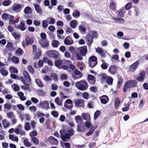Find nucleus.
Returning <instances> with one entry per match:
<instances>
[{
  "label": "nucleus",
  "mask_w": 148,
  "mask_h": 148,
  "mask_svg": "<svg viewBox=\"0 0 148 148\" xmlns=\"http://www.w3.org/2000/svg\"><path fill=\"white\" fill-rule=\"evenodd\" d=\"M24 78L21 77L19 78L23 84L26 86H29L31 82L30 77L28 73L26 71H24L23 72Z\"/></svg>",
  "instance_id": "obj_1"
},
{
  "label": "nucleus",
  "mask_w": 148,
  "mask_h": 148,
  "mask_svg": "<svg viewBox=\"0 0 148 148\" xmlns=\"http://www.w3.org/2000/svg\"><path fill=\"white\" fill-rule=\"evenodd\" d=\"M75 86L79 90L82 91L87 90L88 87L87 82L84 79L77 82Z\"/></svg>",
  "instance_id": "obj_2"
},
{
  "label": "nucleus",
  "mask_w": 148,
  "mask_h": 148,
  "mask_svg": "<svg viewBox=\"0 0 148 148\" xmlns=\"http://www.w3.org/2000/svg\"><path fill=\"white\" fill-rule=\"evenodd\" d=\"M47 56L50 58L54 59H58L59 58L60 54L57 51L50 50L47 51Z\"/></svg>",
  "instance_id": "obj_3"
},
{
  "label": "nucleus",
  "mask_w": 148,
  "mask_h": 148,
  "mask_svg": "<svg viewBox=\"0 0 148 148\" xmlns=\"http://www.w3.org/2000/svg\"><path fill=\"white\" fill-rule=\"evenodd\" d=\"M97 64V58L96 56H92L89 58L88 60V64L91 68H93Z\"/></svg>",
  "instance_id": "obj_4"
},
{
  "label": "nucleus",
  "mask_w": 148,
  "mask_h": 148,
  "mask_svg": "<svg viewBox=\"0 0 148 148\" xmlns=\"http://www.w3.org/2000/svg\"><path fill=\"white\" fill-rule=\"evenodd\" d=\"M48 141L51 144L57 145L58 144V140L53 136H50L48 139Z\"/></svg>",
  "instance_id": "obj_5"
},
{
  "label": "nucleus",
  "mask_w": 148,
  "mask_h": 148,
  "mask_svg": "<svg viewBox=\"0 0 148 148\" xmlns=\"http://www.w3.org/2000/svg\"><path fill=\"white\" fill-rule=\"evenodd\" d=\"M139 60H138L130 66L129 69L131 71L134 72L136 71L139 65Z\"/></svg>",
  "instance_id": "obj_6"
},
{
  "label": "nucleus",
  "mask_w": 148,
  "mask_h": 148,
  "mask_svg": "<svg viewBox=\"0 0 148 148\" xmlns=\"http://www.w3.org/2000/svg\"><path fill=\"white\" fill-rule=\"evenodd\" d=\"M75 106L78 107H84V102L83 100L80 99H77L75 101Z\"/></svg>",
  "instance_id": "obj_7"
},
{
  "label": "nucleus",
  "mask_w": 148,
  "mask_h": 148,
  "mask_svg": "<svg viewBox=\"0 0 148 148\" xmlns=\"http://www.w3.org/2000/svg\"><path fill=\"white\" fill-rule=\"evenodd\" d=\"M79 53L82 56H86L87 52V47L84 45L81 47L79 48Z\"/></svg>",
  "instance_id": "obj_8"
},
{
  "label": "nucleus",
  "mask_w": 148,
  "mask_h": 148,
  "mask_svg": "<svg viewBox=\"0 0 148 148\" xmlns=\"http://www.w3.org/2000/svg\"><path fill=\"white\" fill-rule=\"evenodd\" d=\"M117 67L115 65L110 66L109 68L108 72L113 75L116 73Z\"/></svg>",
  "instance_id": "obj_9"
},
{
  "label": "nucleus",
  "mask_w": 148,
  "mask_h": 148,
  "mask_svg": "<svg viewBox=\"0 0 148 148\" xmlns=\"http://www.w3.org/2000/svg\"><path fill=\"white\" fill-rule=\"evenodd\" d=\"M39 42L42 47H47L49 45L48 40L47 39H40L39 40Z\"/></svg>",
  "instance_id": "obj_10"
},
{
  "label": "nucleus",
  "mask_w": 148,
  "mask_h": 148,
  "mask_svg": "<svg viewBox=\"0 0 148 148\" xmlns=\"http://www.w3.org/2000/svg\"><path fill=\"white\" fill-rule=\"evenodd\" d=\"M54 63L56 67L60 68L63 64V61L61 59H56L54 61Z\"/></svg>",
  "instance_id": "obj_11"
},
{
  "label": "nucleus",
  "mask_w": 148,
  "mask_h": 148,
  "mask_svg": "<svg viewBox=\"0 0 148 148\" xmlns=\"http://www.w3.org/2000/svg\"><path fill=\"white\" fill-rule=\"evenodd\" d=\"M60 133L61 132H60ZM60 134L61 138L62 140L64 141L67 142L69 140L70 137L68 134L66 133L65 134H62L60 133Z\"/></svg>",
  "instance_id": "obj_12"
},
{
  "label": "nucleus",
  "mask_w": 148,
  "mask_h": 148,
  "mask_svg": "<svg viewBox=\"0 0 148 148\" xmlns=\"http://www.w3.org/2000/svg\"><path fill=\"white\" fill-rule=\"evenodd\" d=\"M39 104L42 108L47 110L49 108V102L47 101H45L44 102H40Z\"/></svg>",
  "instance_id": "obj_13"
},
{
  "label": "nucleus",
  "mask_w": 148,
  "mask_h": 148,
  "mask_svg": "<svg viewBox=\"0 0 148 148\" xmlns=\"http://www.w3.org/2000/svg\"><path fill=\"white\" fill-rule=\"evenodd\" d=\"M100 77V79L101 83H103L105 82V81L108 77L107 74L104 73H101L99 75Z\"/></svg>",
  "instance_id": "obj_14"
},
{
  "label": "nucleus",
  "mask_w": 148,
  "mask_h": 148,
  "mask_svg": "<svg viewBox=\"0 0 148 148\" xmlns=\"http://www.w3.org/2000/svg\"><path fill=\"white\" fill-rule=\"evenodd\" d=\"M25 41L26 45H28L29 44L32 45L34 41V39L33 37L30 38L28 36L25 37Z\"/></svg>",
  "instance_id": "obj_15"
},
{
  "label": "nucleus",
  "mask_w": 148,
  "mask_h": 148,
  "mask_svg": "<svg viewBox=\"0 0 148 148\" xmlns=\"http://www.w3.org/2000/svg\"><path fill=\"white\" fill-rule=\"evenodd\" d=\"M15 27L22 31L25 30L26 29L25 24L23 21L21 22L19 25H15Z\"/></svg>",
  "instance_id": "obj_16"
},
{
  "label": "nucleus",
  "mask_w": 148,
  "mask_h": 148,
  "mask_svg": "<svg viewBox=\"0 0 148 148\" xmlns=\"http://www.w3.org/2000/svg\"><path fill=\"white\" fill-rule=\"evenodd\" d=\"M84 126L82 123H80L77 126V131L78 132H82L84 130Z\"/></svg>",
  "instance_id": "obj_17"
},
{
  "label": "nucleus",
  "mask_w": 148,
  "mask_h": 148,
  "mask_svg": "<svg viewBox=\"0 0 148 148\" xmlns=\"http://www.w3.org/2000/svg\"><path fill=\"white\" fill-rule=\"evenodd\" d=\"M101 103H102L106 104L109 100V99L107 96L104 95L101 96L100 99Z\"/></svg>",
  "instance_id": "obj_18"
},
{
  "label": "nucleus",
  "mask_w": 148,
  "mask_h": 148,
  "mask_svg": "<svg viewBox=\"0 0 148 148\" xmlns=\"http://www.w3.org/2000/svg\"><path fill=\"white\" fill-rule=\"evenodd\" d=\"M88 44L89 46L91 45L93 41V37L91 35L88 34L86 36Z\"/></svg>",
  "instance_id": "obj_19"
},
{
  "label": "nucleus",
  "mask_w": 148,
  "mask_h": 148,
  "mask_svg": "<svg viewBox=\"0 0 148 148\" xmlns=\"http://www.w3.org/2000/svg\"><path fill=\"white\" fill-rule=\"evenodd\" d=\"M113 79L111 76H108L105 81L109 85H112L113 84Z\"/></svg>",
  "instance_id": "obj_20"
},
{
  "label": "nucleus",
  "mask_w": 148,
  "mask_h": 148,
  "mask_svg": "<svg viewBox=\"0 0 148 148\" xmlns=\"http://www.w3.org/2000/svg\"><path fill=\"white\" fill-rule=\"evenodd\" d=\"M97 127V126H96L92 127L90 128V130L86 133V135L88 136L91 135L93 133L95 130L96 129Z\"/></svg>",
  "instance_id": "obj_21"
},
{
  "label": "nucleus",
  "mask_w": 148,
  "mask_h": 148,
  "mask_svg": "<svg viewBox=\"0 0 148 148\" xmlns=\"http://www.w3.org/2000/svg\"><path fill=\"white\" fill-rule=\"evenodd\" d=\"M118 80L117 85V88L118 89L120 88L122 83L123 79L122 77L120 76H118Z\"/></svg>",
  "instance_id": "obj_22"
},
{
  "label": "nucleus",
  "mask_w": 148,
  "mask_h": 148,
  "mask_svg": "<svg viewBox=\"0 0 148 148\" xmlns=\"http://www.w3.org/2000/svg\"><path fill=\"white\" fill-rule=\"evenodd\" d=\"M80 13L77 10H75L73 11L72 15L74 17L77 18L80 16Z\"/></svg>",
  "instance_id": "obj_23"
},
{
  "label": "nucleus",
  "mask_w": 148,
  "mask_h": 148,
  "mask_svg": "<svg viewBox=\"0 0 148 148\" xmlns=\"http://www.w3.org/2000/svg\"><path fill=\"white\" fill-rule=\"evenodd\" d=\"M7 120L6 119H4L2 121V123L4 128H6L10 125L9 122H7Z\"/></svg>",
  "instance_id": "obj_24"
},
{
  "label": "nucleus",
  "mask_w": 148,
  "mask_h": 148,
  "mask_svg": "<svg viewBox=\"0 0 148 148\" xmlns=\"http://www.w3.org/2000/svg\"><path fill=\"white\" fill-rule=\"evenodd\" d=\"M126 10L124 9H121L119 10V12L118 14V16L123 17L124 16V14L125 13Z\"/></svg>",
  "instance_id": "obj_25"
},
{
  "label": "nucleus",
  "mask_w": 148,
  "mask_h": 148,
  "mask_svg": "<svg viewBox=\"0 0 148 148\" xmlns=\"http://www.w3.org/2000/svg\"><path fill=\"white\" fill-rule=\"evenodd\" d=\"M112 19L114 21L120 23H123L124 22V19L121 18L113 17Z\"/></svg>",
  "instance_id": "obj_26"
},
{
  "label": "nucleus",
  "mask_w": 148,
  "mask_h": 148,
  "mask_svg": "<svg viewBox=\"0 0 148 148\" xmlns=\"http://www.w3.org/2000/svg\"><path fill=\"white\" fill-rule=\"evenodd\" d=\"M35 9L37 13L41 14L42 12V10L40 8V6L38 4H35L34 5Z\"/></svg>",
  "instance_id": "obj_27"
},
{
  "label": "nucleus",
  "mask_w": 148,
  "mask_h": 148,
  "mask_svg": "<svg viewBox=\"0 0 148 148\" xmlns=\"http://www.w3.org/2000/svg\"><path fill=\"white\" fill-rule=\"evenodd\" d=\"M55 101L58 105L59 106H62V101L58 97L56 98L55 99Z\"/></svg>",
  "instance_id": "obj_28"
},
{
  "label": "nucleus",
  "mask_w": 148,
  "mask_h": 148,
  "mask_svg": "<svg viewBox=\"0 0 148 148\" xmlns=\"http://www.w3.org/2000/svg\"><path fill=\"white\" fill-rule=\"evenodd\" d=\"M121 101L119 98L117 97L116 98L115 100V107L116 108H117L119 106L120 103Z\"/></svg>",
  "instance_id": "obj_29"
},
{
  "label": "nucleus",
  "mask_w": 148,
  "mask_h": 148,
  "mask_svg": "<svg viewBox=\"0 0 148 148\" xmlns=\"http://www.w3.org/2000/svg\"><path fill=\"white\" fill-rule=\"evenodd\" d=\"M74 73L75 75H79V77H78V78H81L83 76V75H82V73L81 71H80L78 70H77V69L75 70L74 71Z\"/></svg>",
  "instance_id": "obj_30"
},
{
  "label": "nucleus",
  "mask_w": 148,
  "mask_h": 148,
  "mask_svg": "<svg viewBox=\"0 0 148 148\" xmlns=\"http://www.w3.org/2000/svg\"><path fill=\"white\" fill-rule=\"evenodd\" d=\"M77 22L75 20H73L71 21L70 26L73 28H75L77 25Z\"/></svg>",
  "instance_id": "obj_31"
},
{
  "label": "nucleus",
  "mask_w": 148,
  "mask_h": 148,
  "mask_svg": "<svg viewBox=\"0 0 148 148\" xmlns=\"http://www.w3.org/2000/svg\"><path fill=\"white\" fill-rule=\"evenodd\" d=\"M12 2L10 0H5L3 1V4L4 6H6L10 5Z\"/></svg>",
  "instance_id": "obj_32"
},
{
  "label": "nucleus",
  "mask_w": 148,
  "mask_h": 148,
  "mask_svg": "<svg viewBox=\"0 0 148 148\" xmlns=\"http://www.w3.org/2000/svg\"><path fill=\"white\" fill-rule=\"evenodd\" d=\"M31 8L29 6H27L25 8L24 12L25 14H28L31 13Z\"/></svg>",
  "instance_id": "obj_33"
},
{
  "label": "nucleus",
  "mask_w": 148,
  "mask_h": 148,
  "mask_svg": "<svg viewBox=\"0 0 148 148\" xmlns=\"http://www.w3.org/2000/svg\"><path fill=\"white\" fill-rule=\"evenodd\" d=\"M64 42L65 45H71L72 44L73 42L72 40L70 41L69 39H67V38L64 39Z\"/></svg>",
  "instance_id": "obj_34"
},
{
  "label": "nucleus",
  "mask_w": 148,
  "mask_h": 148,
  "mask_svg": "<svg viewBox=\"0 0 148 148\" xmlns=\"http://www.w3.org/2000/svg\"><path fill=\"white\" fill-rule=\"evenodd\" d=\"M0 71L1 74L4 76H7L8 74V72L7 70H5L3 68H1L0 69Z\"/></svg>",
  "instance_id": "obj_35"
},
{
  "label": "nucleus",
  "mask_w": 148,
  "mask_h": 148,
  "mask_svg": "<svg viewBox=\"0 0 148 148\" xmlns=\"http://www.w3.org/2000/svg\"><path fill=\"white\" fill-rule=\"evenodd\" d=\"M9 138L13 141H15L18 142V138L16 136H14V135H9Z\"/></svg>",
  "instance_id": "obj_36"
},
{
  "label": "nucleus",
  "mask_w": 148,
  "mask_h": 148,
  "mask_svg": "<svg viewBox=\"0 0 148 148\" xmlns=\"http://www.w3.org/2000/svg\"><path fill=\"white\" fill-rule=\"evenodd\" d=\"M58 41L56 40H53L51 42L52 45L54 47H58Z\"/></svg>",
  "instance_id": "obj_37"
},
{
  "label": "nucleus",
  "mask_w": 148,
  "mask_h": 148,
  "mask_svg": "<svg viewBox=\"0 0 148 148\" xmlns=\"http://www.w3.org/2000/svg\"><path fill=\"white\" fill-rule=\"evenodd\" d=\"M109 7L111 8L112 10L113 11L116 10L115 8L116 5L113 1L110 2Z\"/></svg>",
  "instance_id": "obj_38"
},
{
  "label": "nucleus",
  "mask_w": 148,
  "mask_h": 148,
  "mask_svg": "<svg viewBox=\"0 0 148 148\" xmlns=\"http://www.w3.org/2000/svg\"><path fill=\"white\" fill-rule=\"evenodd\" d=\"M130 81L132 87H135L137 86V83L136 81L134 80H130Z\"/></svg>",
  "instance_id": "obj_39"
},
{
  "label": "nucleus",
  "mask_w": 148,
  "mask_h": 148,
  "mask_svg": "<svg viewBox=\"0 0 148 148\" xmlns=\"http://www.w3.org/2000/svg\"><path fill=\"white\" fill-rule=\"evenodd\" d=\"M21 7V4H17L16 5H14L13 7V10L14 11H16L20 9Z\"/></svg>",
  "instance_id": "obj_40"
},
{
  "label": "nucleus",
  "mask_w": 148,
  "mask_h": 148,
  "mask_svg": "<svg viewBox=\"0 0 148 148\" xmlns=\"http://www.w3.org/2000/svg\"><path fill=\"white\" fill-rule=\"evenodd\" d=\"M101 114V112L100 110H97L96 111L94 115V119L95 120L97 119L98 117Z\"/></svg>",
  "instance_id": "obj_41"
},
{
  "label": "nucleus",
  "mask_w": 148,
  "mask_h": 148,
  "mask_svg": "<svg viewBox=\"0 0 148 148\" xmlns=\"http://www.w3.org/2000/svg\"><path fill=\"white\" fill-rule=\"evenodd\" d=\"M12 62L13 63H18L19 62L18 58L16 57L13 56L11 59Z\"/></svg>",
  "instance_id": "obj_42"
},
{
  "label": "nucleus",
  "mask_w": 148,
  "mask_h": 148,
  "mask_svg": "<svg viewBox=\"0 0 148 148\" xmlns=\"http://www.w3.org/2000/svg\"><path fill=\"white\" fill-rule=\"evenodd\" d=\"M75 119L77 123H81L82 120L81 116L79 115L76 116L75 118Z\"/></svg>",
  "instance_id": "obj_43"
},
{
  "label": "nucleus",
  "mask_w": 148,
  "mask_h": 148,
  "mask_svg": "<svg viewBox=\"0 0 148 148\" xmlns=\"http://www.w3.org/2000/svg\"><path fill=\"white\" fill-rule=\"evenodd\" d=\"M79 29L80 32H85L86 31V29L84 27V25H81L79 26Z\"/></svg>",
  "instance_id": "obj_44"
},
{
  "label": "nucleus",
  "mask_w": 148,
  "mask_h": 148,
  "mask_svg": "<svg viewBox=\"0 0 148 148\" xmlns=\"http://www.w3.org/2000/svg\"><path fill=\"white\" fill-rule=\"evenodd\" d=\"M82 116L83 118L85 120L88 121V120L87 119V118H89L90 119V116L89 114H88L84 113L82 114Z\"/></svg>",
  "instance_id": "obj_45"
},
{
  "label": "nucleus",
  "mask_w": 148,
  "mask_h": 148,
  "mask_svg": "<svg viewBox=\"0 0 148 148\" xmlns=\"http://www.w3.org/2000/svg\"><path fill=\"white\" fill-rule=\"evenodd\" d=\"M24 143L25 145L27 147H29L32 145V144L28 141L27 139H25L24 141Z\"/></svg>",
  "instance_id": "obj_46"
},
{
  "label": "nucleus",
  "mask_w": 148,
  "mask_h": 148,
  "mask_svg": "<svg viewBox=\"0 0 148 148\" xmlns=\"http://www.w3.org/2000/svg\"><path fill=\"white\" fill-rule=\"evenodd\" d=\"M37 85L40 87H42L43 85L41 81L38 79H36V80Z\"/></svg>",
  "instance_id": "obj_47"
},
{
  "label": "nucleus",
  "mask_w": 148,
  "mask_h": 148,
  "mask_svg": "<svg viewBox=\"0 0 148 148\" xmlns=\"http://www.w3.org/2000/svg\"><path fill=\"white\" fill-rule=\"evenodd\" d=\"M14 17L13 16H11L9 18V23L10 25H12L14 23Z\"/></svg>",
  "instance_id": "obj_48"
},
{
  "label": "nucleus",
  "mask_w": 148,
  "mask_h": 148,
  "mask_svg": "<svg viewBox=\"0 0 148 148\" xmlns=\"http://www.w3.org/2000/svg\"><path fill=\"white\" fill-rule=\"evenodd\" d=\"M37 93L40 96H44L45 94V92L42 90H38L37 92Z\"/></svg>",
  "instance_id": "obj_49"
},
{
  "label": "nucleus",
  "mask_w": 148,
  "mask_h": 148,
  "mask_svg": "<svg viewBox=\"0 0 148 148\" xmlns=\"http://www.w3.org/2000/svg\"><path fill=\"white\" fill-rule=\"evenodd\" d=\"M37 135V132L35 131H33L29 133V136L31 137H33L34 136H36Z\"/></svg>",
  "instance_id": "obj_50"
},
{
  "label": "nucleus",
  "mask_w": 148,
  "mask_h": 148,
  "mask_svg": "<svg viewBox=\"0 0 148 148\" xmlns=\"http://www.w3.org/2000/svg\"><path fill=\"white\" fill-rule=\"evenodd\" d=\"M32 140L36 145H38L39 143L38 139L36 137H33Z\"/></svg>",
  "instance_id": "obj_51"
},
{
  "label": "nucleus",
  "mask_w": 148,
  "mask_h": 148,
  "mask_svg": "<svg viewBox=\"0 0 148 148\" xmlns=\"http://www.w3.org/2000/svg\"><path fill=\"white\" fill-rule=\"evenodd\" d=\"M42 26L43 27L45 28L48 26V22L47 20H44L42 23Z\"/></svg>",
  "instance_id": "obj_52"
},
{
  "label": "nucleus",
  "mask_w": 148,
  "mask_h": 148,
  "mask_svg": "<svg viewBox=\"0 0 148 148\" xmlns=\"http://www.w3.org/2000/svg\"><path fill=\"white\" fill-rule=\"evenodd\" d=\"M12 34L15 39H18L20 38V36L19 34H17L15 32L12 33Z\"/></svg>",
  "instance_id": "obj_53"
},
{
  "label": "nucleus",
  "mask_w": 148,
  "mask_h": 148,
  "mask_svg": "<svg viewBox=\"0 0 148 148\" xmlns=\"http://www.w3.org/2000/svg\"><path fill=\"white\" fill-rule=\"evenodd\" d=\"M35 55L36 57V58H39V57L41 55L42 53L41 51L40 50H39V51H38L37 52H35Z\"/></svg>",
  "instance_id": "obj_54"
},
{
  "label": "nucleus",
  "mask_w": 148,
  "mask_h": 148,
  "mask_svg": "<svg viewBox=\"0 0 148 148\" xmlns=\"http://www.w3.org/2000/svg\"><path fill=\"white\" fill-rule=\"evenodd\" d=\"M2 18L3 19L6 20L8 18V15L6 13H3L2 15Z\"/></svg>",
  "instance_id": "obj_55"
},
{
  "label": "nucleus",
  "mask_w": 148,
  "mask_h": 148,
  "mask_svg": "<svg viewBox=\"0 0 148 148\" xmlns=\"http://www.w3.org/2000/svg\"><path fill=\"white\" fill-rule=\"evenodd\" d=\"M25 130L27 131L29 130L30 128V125L29 123H26L25 124Z\"/></svg>",
  "instance_id": "obj_56"
},
{
  "label": "nucleus",
  "mask_w": 148,
  "mask_h": 148,
  "mask_svg": "<svg viewBox=\"0 0 148 148\" xmlns=\"http://www.w3.org/2000/svg\"><path fill=\"white\" fill-rule=\"evenodd\" d=\"M50 120L49 119H48L46 122V124L47 125V129H50Z\"/></svg>",
  "instance_id": "obj_57"
},
{
  "label": "nucleus",
  "mask_w": 148,
  "mask_h": 148,
  "mask_svg": "<svg viewBox=\"0 0 148 148\" xmlns=\"http://www.w3.org/2000/svg\"><path fill=\"white\" fill-rule=\"evenodd\" d=\"M10 70L11 73H16L18 72V70L13 67H11L10 69Z\"/></svg>",
  "instance_id": "obj_58"
},
{
  "label": "nucleus",
  "mask_w": 148,
  "mask_h": 148,
  "mask_svg": "<svg viewBox=\"0 0 148 148\" xmlns=\"http://www.w3.org/2000/svg\"><path fill=\"white\" fill-rule=\"evenodd\" d=\"M107 64L105 63H103L101 64V67L103 69H107L108 67Z\"/></svg>",
  "instance_id": "obj_59"
},
{
  "label": "nucleus",
  "mask_w": 148,
  "mask_h": 148,
  "mask_svg": "<svg viewBox=\"0 0 148 148\" xmlns=\"http://www.w3.org/2000/svg\"><path fill=\"white\" fill-rule=\"evenodd\" d=\"M51 114L55 117H57L58 115V113L56 111H52L51 112Z\"/></svg>",
  "instance_id": "obj_60"
},
{
  "label": "nucleus",
  "mask_w": 148,
  "mask_h": 148,
  "mask_svg": "<svg viewBox=\"0 0 148 148\" xmlns=\"http://www.w3.org/2000/svg\"><path fill=\"white\" fill-rule=\"evenodd\" d=\"M23 50L20 48H18V50L16 51V53H18L19 55H21L22 54Z\"/></svg>",
  "instance_id": "obj_61"
},
{
  "label": "nucleus",
  "mask_w": 148,
  "mask_h": 148,
  "mask_svg": "<svg viewBox=\"0 0 148 148\" xmlns=\"http://www.w3.org/2000/svg\"><path fill=\"white\" fill-rule=\"evenodd\" d=\"M74 131L73 129H71L68 130V134L69 135L70 137L71 136H72L74 134Z\"/></svg>",
  "instance_id": "obj_62"
},
{
  "label": "nucleus",
  "mask_w": 148,
  "mask_h": 148,
  "mask_svg": "<svg viewBox=\"0 0 148 148\" xmlns=\"http://www.w3.org/2000/svg\"><path fill=\"white\" fill-rule=\"evenodd\" d=\"M28 70L29 73L33 74L34 72V70L31 65H29L28 67Z\"/></svg>",
  "instance_id": "obj_63"
},
{
  "label": "nucleus",
  "mask_w": 148,
  "mask_h": 148,
  "mask_svg": "<svg viewBox=\"0 0 148 148\" xmlns=\"http://www.w3.org/2000/svg\"><path fill=\"white\" fill-rule=\"evenodd\" d=\"M96 143H92L88 145V147L90 148H95V147Z\"/></svg>",
  "instance_id": "obj_64"
}]
</instances>
